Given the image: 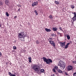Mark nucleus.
<instances>
[{"instance_id":"f257e3e1","label":"nucleus","mask_w":76,"mask_h":76,"mask_svg":"<svg viewBox=\"0 0 76 76\" xmlns=\"http://www.w3.org/2000/svg\"><path fill=\"white\" fill-rule=\"evenodd\" d=\"M58 66H59L60 67L61 69L63 70V69H64L66 65L64 62L61 61H60L58 63Z\"/></svg>"},{"instance_id":"f03ea898","label":"nucleus","mask_w":76,"mask_h":76,"mask_svg":"<svg viewBox=\"0 0 76 76\" xmlns=\"http://www.w3.org/2000/svg\"><path fill=\"white\" fill-rule=\"evenodd\" d=\"M43 59L44 61H45V62H46V64H50V63H52V62H53V61H52L51 59L48 58L47 59L45 57H43Z\"/></svg>"},{"instance_id":"7ed1b4c3","label":"nucleus","mask_w":76,"mask_h":76,"mask_svg":"<svg viewBox=\"0 0 76 76\" xmlns=\"http://www.w3.org/2000/svg\"><path fill=\"white\" fill-rule=\"evenodd\" d=\"M32 68L35 72H38L39 71V66L35 64L34 65L32 66Z\"/></svg>"},{"instance_id":"20e7f679","label":"nucleus","mask_w":76,"mask_h":76,"mask_svg":"<svg viewBox=\"0 0 76 76\" xmlns=\"http://www.w3.org/2000/svg\"><path fill=\"white\" fill-rule=\"evenodd\" d=\"M18 38H23L25 37V33L23 31H22L18 34Z\"/></svg>"},{"instance_id":"39448f33","label":"nucleus","mask_w":76,"mask_h":76,"mask_svg":"<svg viewBox=\"0 0 76 76\" xmlns=\"http://www.w3.org/2000/svg\"><path fill=\"white\" fill-rule=\"evenodd\" d=\"M52 40H53V39H52V38H50L49 42L50 44H51L53 45V47H55L56 46V44H55V43H54V42L52 41Z\"/></svg>"},{"instance_id":"423d86ee","label":"nucleus","mask_w":76,"mask_h":76,"mask_svg":"<svg viewBox=\"0 0 76 76\" xmlns=\"http://www.w3.org/2000/svg\"><path fill=\"white\" fill-rule=\"evenodd\" d=\"M73 69V67L71 66H69L67 67V70L68 71H70Z\"/></svg>"},{"instance_id":"0eeeda50","label":"nucleus","mask_w":76,"mask_h":76,"mask_svg":"<svg viewBox=\"0 0 76 76\" xmlns=\"http://www.w3.org/2000/svg\"><path fill=\"white\" fill-rule=\"evenodd\" d=\"M72 13L74 15V16L72 18L73 20V21H75V20H76V12H73Z\"/></svg>"},{"instance_id":"6e6552de","label":"nucleus","mask_w":76,"mask_h":76,"mask_svg":"<svg viewBox=\"0 0 76 76\" xmlns=\"http://www.w3.org/2000/svg\"><path fill=\"white\" fill-rule=\"evenodd\" d=\"M38 2H35L32 4V6L33 7H34V6H37V5H38Z\"/></svg>"},{"instance_id":"1a4fd4ad","label":"nucleus","mask_w":76,"mask_h":76,"mask_svg":"<svg viewBox=\"0 0 76 76\" xmlns=\"http://www.w3.org/2000/svg\"><path fill=\"white\" fill-rule=\"evenodd\" d=\"M60 44L61 47H64L66 44V42H60Z\"/></svg>"},{"instance_id":"9d476101","label":"nucleus","mask_w":76,"mask_h":76,"mask_svg":"<svg viewBox=\"0 0 76 76\" xmlns=\"http://www.w3.org/2000/svg\"><path fill=\"white\" fill-rule=\"evenodd\" d=\"M70 45V43H68L66 44V45L64 47V48L65 49H66L68 48V47H69V45Z\"/></svg>"},{"instance_id":"9b49d317","label":"nucleus","mask_w":76,"mask_h":76,"mask_svg":"<svg viewBox=\"0 0 76 76\" xmlns=\"http://www.w3.org/2000/svg\"><path fill=\"white\" fill-rule=\"evenodd\" d=\"M5 3L6 5H9V1L8 0H6L5 1Z\"/></svg>"},{"instance_id":"f8f14e48","label":"nucleus","mask_w":76,"mask_h":76,"mask_svg":"<svg viewBox=\"0 0 76 76\" xmlns=\"http://www.w3.org/2000/svg\"><path fill=\"white\" fill-rule=\"evenodd\" d=\"M45 30L46 32H50L51 31V30L50 29H48L47 28H45Z\"/></svg>"},{"instance_id":"ddd939ff","label":"nucleus","mask_w":76,"mask_h":76,"mask_svg":"<svg viewBox=\"0 0 76 76\" xmlns=\"http://www.w3.org/2000/svg\"><path fill=\"white\" fill-rule=\"evenodd\" d=\"M28 59L29 60V61H28L29 62V63H31V61L32 60V58H31V57H29L28 58Z\"/></svg>"},{"instance_id":"4468645a","label":"nucleus","mask_w":76,"mask_h":76,"mask_svg":"<svg viewBox=\"0 0 76 76\" xmlns=\"http://www.w3.org/2000/svg\"><path fill=\"white\" fill-rule=\"evenodd\" d=\"M52 30L53 31H56L57 30V28H52Z\"/></svg>"},{"instance_id":"2eb2a0df","label":"nucleus","mask_w":76,"mask_h":76,"mask_svg":"<svg viewBox=\"0 0 76 76\" xmlns=\"http://www.w3.org/2000/svg\"><path fill=\"white\" fill-rule=\"evenodd\" d=\"M58 73H63V72L60 69L58 70Z\"/></svg>"},{"instance_id":"dca6fc26","label":"nucleus","mask_w":76,"mask_h":76,"mask_svg":"<svg viewBox=\"0 0 76 76\" xmlns=\"http://www.w3.org/2000/svg\"><path fill=\"white\" fill-rule=\"evenodd\" d=\"M34 12L35 13L36 15H38V12L37 10H35Z\"/></svg>"},{"instance_id":"f3484780","label":"nucleus","mask_w":76,"mask_h":76,"mask_svg":"<svg viewBox=\"0 0 76 76\" xmlns=\"http://www.w3.org/2000/svg\"><path fill=\"white\" fill-rule=\"evenodd\" d=\"M5 15L7 16V17H8L9 16V14L7 12H5Z\"/></svg>"},{"instance_id":"a211bd4d","label":"nucleus","mask_w":76,"mask_h":76,"mask_svg":"<svg viewBox=\"0 0 76 76\" xmlns=\"http://www.w3.org/2000/svg\"><path fill=\"white\" fill-rule=\"evenodd\" d=\"M66 37L69 40V39H70V37L69 35H68L66 36Z\"/></svg>"},{"instance_id":"6ab92c4d","label":"nucleus","mask_w":76,"mask_h":76,"mask_svg":"<svg viewBox=\"0 0 76 76\" xmlns=\"http://www.w3.org/2000/svg\"><path fill=\"white\" fill-rule=\"evenodd\" d=\"M40 72H41V73H44V70L43 69H41L40 70Z\"/></svg>"},{"instance_id":"aec40b11","label":"nucleus","mask_w":76,"mask_h":76,"mask_svg":"<svg viewBox=\"0 0 76 76\" xmlns=\"http://www.w3.org/2000/svg\"><path fill=\"white\" fill-rule=\"evenodd\" d=\"M51 36H52V37H56V36H57L56 34H52Z\"/></svg>"},{"instance_id":"412c9836","label":"nucleus","mask_w":76,"mask_h":76,"mask_svg":"<svg viewBox=\"0 0 76 76\" xmlns=\"http://www.w3.org/2000/svg\"><path fill=\"white\" fill-rule=\"evenodd\" d=\"M63 72H64L65 74L66 75V76H68L69 75L67 72H64V71Z\"/></svg>"},{"instance_id":"4be33fe9","label":"nucleus","mask_w":76,"mask_h":76,"mask_svg":"<svg viewBox=\"0 0 76 76\" xmlns=\"http://www.w3.org/2000/svg\"><path fill=\"white\" fill-rule=\"evenodd\" d=\"M49 18H50V19H53V16H52L51 15H50L49 16Z\"/></svg>"},{"instance_id":"5701e85b","label":"nucleus","mask_w":76,"mask_h":76,"mask_svg":"<svg viewBox=\"0 0 76 76\" xmlns=\"http://www.w3.org/2000/svg\"><path fill=\"white\" fill-rule=\"evenodd\" d=\"M8 74L10 76H12L13 75V74H12V73L10 72H9Z\"/></svg>"},{"instance_id":"b1692460","label":"nucleus","mask_w":76,"mask_h":76,"mask_svg":"<svg viewBox=\"0 0 76 76\" xmlns=\"http://www.w3.org/2000/svg\"><path fill=\"white\" fill-rule=\"evenodd\" d=\"M55 3H56V4H59V2L57 1H55Z\"/></svg>"},{"instance_id":"393cba45","label":"nucleus","mask_w":76,"mask_h":76,"mask_svg":"<svg viewBox=\"0 0 76 76\" xmlns=\"http://www.w3.org/2000/svg\"><path fill=\"white\" fill-rule=\"evenodd\" d=\"M71 8L72 9H74V8H75V6L73 5H71Z\"/></svg>"},{"instance_id":"a878e982","label":"nucleus","mask_w":76,"mask_h":76,"mask_svg":"<svg viewBox=\"0 0 76 76\" xmlns=\"http://www.w3.org/2000/svg\"><path fill=\"white\" fill-rule=\"evenodd\" d=\"M54 67L55 69L56 70H57V69H58V66H55Z\"/></svg>"},{"instance_id":"bb28decb","label":"nucleus","mask_w":76,"mask_h":76,"mask_svg":"<svg viewBox=\"0 0 76 76\" xmlns=\"http://www.w3.org/2000/svg\"><path fill=\"white\" fill-rule=\"evenodd\" d=\"M13 48L14 49V50H16V49H17V48L16 47V46H13Z\"/></svg>"},{"instance_id":"cd10ccee","label":"nucleus","mask_w":76,"mask_h":76,"mask_svg":"<svg viewBox=\"0 0 76 76\" xmlns=\"http://www.w3.org/2000/svg\"><path fill=\"white\" fill-rule=\"evenodd\" d=\"M36 43L37 44H39V41H38V40H37V41H36Z\"/></svg>"},{"instance_id":"c85d7f7f","label":"nucleus","mask_w":76,"mask_h":76,"mask_svg":"<svg viewBox=\"0 0 76 76\" xmlns=\"http://www.w3.org/2000/svg\"><path fill=\"white\" fill-rule=\"evenodd\" d=\"M3 6V4H2V2H0V6Z\"/></svg>"},{"instance_id":"c756f323","label":"nucleus","mask_w":76,"mask_h":76,"mask_svg":"<svg viewBox=\"0 0 76 76\" xmlns=\"http://www.w3.org/2000/svg\"><path fill=\"white\" fill-rule=\"evenodd\" d=\"M53 72H54L55 73H56V70L55 69H53Z\"/></svg>"},{"instance_id":"7c9ffc66","label":"nucleus","mask_w":76,"mask_h":76,"mask_svg":"<svg viewBox=\"0 0 76 76\" xmlns=\"http://www.w3.org/2000/svg\"><path fill=\"white\" fill-rule=\"evenodd\" d=\"M73 75L74 76H76V72L74 73Z\"/></svg>"},{"instance_id":"2f4dec72","label":"nucleus","mask_w":76,"mask_h":76,"mask_svg":"<svg viewBox=\"0 0 76 76\" xmlns=\"http://www.w3.org/2000/svg\"><path fill=\"white\" fill-rule=\"evenodd\" d=\"M59 29H60V30H61V31H63V29H62L60 27H59Z\"/></svg>"},{"instance_id":"473e14b6","label":"nucleus","mask_w":76,"mask_h":76,"mask_svg":"<svg viewBox=\"0 0 76 76\" xmlns=\"http://www.w3.org/2000/svg\"><path fill=\"white\" fill-rule=\"evenodd\" d=\"M1 52H0V57H1Z\"/></svg>"},{"instance_id":"72a5a7b5","label":"nucleus","mask_w":76,"mask_h":76,"mask_svg":"<svg viewBox=\"0 0 76 76\" xmlns=\"http://www.w3.org/2000/svg\"><path fill=\"white\" fill-rule=\"evenodd\" d=\"M73 63L76 64V61H73Z\"/></svg>"},{"instance_id":"f704fd0d","label":"nucleus","mask_w":76,"mask_h":76,"mask_svg":"<svg viewBox=\"0 0 76 76\" xmlns=\"http://www.w3.org/2000/svg\"><path fill=\"white\" fill-rule=\"evenodd\" d=\"M17 18V17L16 16H15L14 17V18Z\"/></svg>"},{"instance_id":"c9c22d12","label":"nucleus","mask_w":76,"mask_h":76,"mask_svg":"<svg viewBox=\"0 0 76 76\" xmlns=\"http://www.w3.org/2000/svg\"><path fill=\"white\" fill-rule=\"evenodd\" d=\"M20 9H18V10H19V11H20Z\"/></svg>"},{"instance_id":"e433bc0d","label":"nucleus","mask_w":76,"mask_h":76,"mask_svg":"<svg viewBox=\"0 0 76 76\" xmlns=\"http://www.w3.org/2000/svg\"><path fill=\"white\" fill-rule=\"evenodd\" d=\"M1 24H0V27H1Z\"/></svg>"},{"instance_id":"4c0bfd02","label":"nucleus","mask_w":76,"mask_h":76,"mask_svg":"<svg viewBox=\"0 0 76 76\" xmlns=\"http://www.w3.org/2000/svg\"><path fill=\"white\" fill-rule=\"evenodd\" d=\"M71 44H72V42H71Z\"/></svg>"},{"instance_id":"58836bf2","label":"nucleus","mask_w":76,"mask_h":76,"mask_svg":"<svg viewBox=\"0 0 76 76\" xmlns=\"http://www.w3.org/2000/svg\"><path fill=\"white\" fill-rule=\"evenodd\" d=\"M39 0H38V1H39Z\"/></svg>"}]
</instances>
